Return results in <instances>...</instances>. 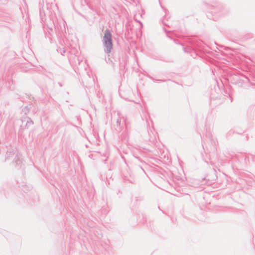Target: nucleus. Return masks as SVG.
I'll use <instances>...</instances> for the list:
<instances>
[{"mask_svg":"<svg viewBox=\"0 0 255 255\" xmlns=\"http://www.w3.org/2000/svg\"><path fill=\"white\" fill-rule=\"evenodd\" d=\"M104 44L106 47V50L109 53L112 48V35L111 32L109 30H106L105 32L103 37Z\"/></svg>","mask_w":255,"mask_h":255,"instance_id":"1","label":"nucleus"}]
</instances>
